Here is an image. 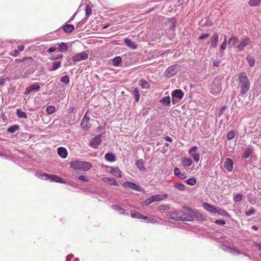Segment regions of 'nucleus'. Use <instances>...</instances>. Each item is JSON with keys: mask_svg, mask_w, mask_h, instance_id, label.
<instances>
[{"mask_svg": "<svg viewBox=\"0 0 261 261\" xmlns=\"http://www.w3.org/2000/svg\"><path fill=\"white\" fill-rule=\"evenodd\" d=\"M167 217L171 219L176 221H192V217L189 214H187L184 211L175 210L172 212H169L167 214Z\"/></svg>", "mask_w": 261, "mask_h": 261, "instance_id": "obj_1", "label": "nucleus"}, {"mask_svg": "<svg viewBox=\"0 0 261 261\" xmlns=\"http://www.w3.org/2000/svg\"><path fill=\"white\" fill-rule=\"evenodd\" d=\"M238 81L241 88L240 95L243 96L250 88V82L245 72L240 73L238 76Z\"/></svg>", "mask_w": 261, "mask_h": 261, "instance_id": "obj_2", "label": "nucleus"}, {"mask_svg": "<svg viewBox=\"0 0 261 261\" xmlns=\"http://www.w3.org/2000/svg\"><path fill=\"white\" fill-rule=\"evenodd\" d=\"M70 167L74 170H80L84 171H87L92 167V165L88 162L80 160H74L70 162Z\"/></svg>", "mask_w": 261, "mask_h": 261, "instance_id": "obj_3", "label": "nucleus"}, {"mask_svg": "<svg viewBox=\"0 0 261 261\" xmlns=\"http://www.w3.org/2000/svg\"><path fill=\"white\" fill-rule=\"evenodd\" d=\"M36 176L42 179L47 180L50 181H54L61 184H69V182H67L65 179L56 175L50 174L42 172H38L36 173Z\"/></svg>", "mask_w": 261, "mask_h": 261, "instance_id": "obj_4", "label": "nucleus"}, {"mask_svg": "<svg viewBox=\"0 0 261 261\" xmlns=\"http://www.w3.org/2000/svg\"><path fill=\"white\" fill-rule=\"evenodd\" d=\"M248 46H250V48H252V42L249 38L244 36L239 40L236 46V48L238 51L240 52L243 50L244 48Z\"/></svg>", "mask_w": 261, "mask_h": 261, "instance_id": "obj_5", "label": "nucleus"}, {"mask_svg": "<svg viewBox=\"0 0 261 261\" xmlns=\"http://www.w3.org/2000/svg\"><path fill=\"white\" fill-rule=\"evenodd\" d=\"M180 69V67L178 64H174L168 67L166 70L164 75L166 77L169 78L175 75Z\"/></svg>", "mask_w": 261, "mask_h": 261, "instance_id": "obj_6", "label": "nucleus"}, {"mask_svg": "<svg viewBox=\"0 0 261 261\" xmlns=\"http://www.w3.org/2000/svg\"><path fill=\"white\" fill-rule=\"evenodd\" d=\"M184 96V93L181 89L173 90L171 93L172 103L173 105L176 103L183 98Z\"/></svg>", "mask_w": 261, "mask_h": 261, "instance_id": "obj_7", "label": "nucleus"}, {"mask_svg": "<svg viewBox=\"0 0 261 261\" xmlns=\"http://www.w3.org/2000/svg\"><path fill=\"white\" fill-rule=\"evenodd\" d=\"M123 187L125 188H129L138 192H143L144 189L139 185L131 181H125L123 183Z\"/></svg>", "mask_w": 261, "mask_h": 261, "instance_id": "obj_8", "label": "nucleus"}, {"mask_svg": "<svg viewBox=\"0 0 261 261\" xmlns=\"http://www.w3.org/2000/svg\"><path fill=\"white\" fill-rule=\"evenodd\" d=\"M89 54L86 51H83L80 53L74 55L72 57V60L74 62H80L88 59Z\"/></svg>", "mask_w": 261, "mask_h": 261, "instance_id": "obj_9", "label": "nucleus"}, {"mask_svg": "<svg viewBox=\"0 0 261 261\" xmlns=\"http://www.w3.org/2000/svg\"><path fill=\"white\" fill-rule=\"evenodd\" d=\"M101 142V135L99 134L95 136L90 142L89 145L95 149L98 147L99 145Z\"/></svg>", "mask_w": 261, "mask_h": 261, "instance_id": "obj_10", "label": "nucleus"}, {"mask_svg": "<svg viewBox=\"0 0 261 261\" xmlns=\"http://www.w3.org/2000/svg\"><path fill=\"white\" fill-rule=\"evenodd\" d=\"M221 91V87L219 82H214L211 86L210 92L213 94L219 93Z\"/></svg>", "mask_w": 261, "mask_h": 261, "instance_id": "obj_11", "label": "nucleus"}, {"mask_svg": "<svg viewBox=\"0 0 261 261\" xmlns=\"http://www.w3.org/2000/svg\"><path fill=\"white\" fill-rule=\"evenodd\" d=\"M219 41V35L217 33L213 34L212 36L210 38V48L212 49L215 48L217 46V44Z\"/></svg>", "mask_w": 261, "mask_h": 261, "instance_id": "obj_12", "label": "nucleus"}, {"mask_svg": "<svg viewBox=\"0 0 261 261\" xmlns=\"http://www.w3.org/2000/svg\"><path fill=\"white\" fill-rule=\"evenodd\" d=\"M82 128L84 130H87L91 127L90 123V117L87 116V113L84 116L81 123Z\"/></svg>", "mask_w": 261, "mask_h": 261, "instance_id": "obj_13", "label": "nucleus"}, {"mask_svg": "<svg viewBox=\"0 0 261 261\" xmlns=\"http://www.w3.org/2000/svg\"><path fill=\"white\" fill-rule=\"evenodd\" d=\"M224 167L228 171H231L233 168V163L230 158H226L224 162Z\"/></svg>", "mask_w": 261, "mask_h": 261, "instance_id": "obj_14", "label": "nucleus"}, {"mask_svg": "<svg viewBox=\"0 0 261 261\" xmlns=\"http://www.w3.org/2000/svg\"><path fill=\"white\" fill-rule=\"evenodd\" d=\"M168 197L167 194H156L151 196L152 202L160 201L166 199Z\"/></svg>", "mask_w": 261, "mask_h": 261, "instance_id": "obj_15", "label": "nucleus"}, {"mask_svg": "<svg viewBox=\"0 0 261 261\" xmlns=\"http://www.w3.org/2000/svg\"><path fill=\"white\" fill-rule=\"evenodd\" d=\"M102 180L104 182H107L110 185H113L115 186H118L119 185L118 182L113 177H102Z\"/></svg>", "mask_w": 261, "mask_h": 261, "instance_id": "obj_16", "label": "nucleus"}, {"mask_svg": "<svg viewBox=\"0 0 261 261\" xmlns=\"http://www.w3.org/2000/svg\"><path fill=\"white\" fill-rule=\"evenodd\" d=\"M130 215L131 217L133 218H137L138 219H141L146 220V219H148V217L146 216H145L139 212L136 211H132L130 212Z\"/></svg>", "mask_w": 261, "mask_h": 261, "instance_id": "obj_17", "label": "nucleus"}, {"mask_svg": "<svg viewBox=\"0 0 261 261\" xmlns=\"http://www.w3.org/2000/svg\"><path fill=\"white\" fill-rule=\"evenodd\" d=\"M174 173L177 177L181 179H184L187 178L186 173L184 171L181 172L180 169L177 167L175 168Z\"/></svg>", "mask_w": 261, "mask_h": 261, "instance_id": "obj_18", "label": "nucleus"}, {"mask_svg": "<svg viewBox=\"0 0 261 261\" xmlns=\"http://www.w3.org/2000/svg\"><path fill=\"white\" fill-rule=\"evenodd\" d=\"M109 168L111 169L110 172L113 175L119 178L122 177V172L118 168L112 167H109Z\"/></svg>", "mask_w": 261, "mask_h": 261, "instance_id": "obj_19", "label": "nucleus"}, {"mask_svg": "<svg viewBox=\"0 0 261 261\" xmlns=\"http://www.w3.org/2000/svg\"><path fill=\"white\" fill-rule=\"evenodd\" d=\"M125 44L130 48L132 49H136L138 48V45H137L134 42L131 40L125 38L124 40Z\"/></svg>", "mask_w": 261, "mask_h": 261, "instance_id": "obj_20", "label": "nucleus"}, {"mask_svg": "<svg viewBox=\"0 0 261 261\" xmlns=\"http://www.w3.org/2000/svg\"><path fill=\"white\" fill-rule=\"evenodd\" d=\"M57 152L59 155L63 159L66 158L67 156V150L64 147H59Z\"/></svg>", "mask_w": 261, "mask_h": 261, "instance_id": "obj_21", "label": "nucleus"}, {"mask_svg": "<svg viewBox=\"0 0 261 261\" xmlns=\"http://www.w3.org/2000/svg\"><path fill=\"white\" fill-rule=\"evenodd\" d=\"M238 41V38L236 36H232L228 40V45L230 47H233L236 46Z\"/></svg>", "mask_w": 261, "mask_h": 261, "instance_id": "obj_22", "label": "nucleus"}, {"mask_svg": "<svg viewBox=\"0 0 261 261\" xmlns=\"http://www.w3.org/2000/svg\"><path fill=\"white\" fill-rule=\"evenodd\" d=\"M181 163L185 168H187L192 165L193 161L191 158H184L182 160Z\"/></svg>", "mask_w": 261, "mask_h": 261, "instance_id": "obj_23", "label": "nucleus"}, {"mask_svg": "<svg viewBox=\"0 0 261 261\" xmlns=\"http://www.w3.org/2000/svg\"><path fill=\"white\" fill-rule=\"evenodd\" d=\"M204 208L205 210L207 211L208 212H210L214 214H216V211L217 208H216L215 207L208 203L205 202L204 203Z\"/></svg>", "mask_w": 261, "mask_h": 261, "instance_id": "obj_24", "label": "nucleus"}, {"mask_svg": "<svg viewBox=\"0 0 261 261\" xmlns=\"http://www.w3.org/2000/svg\"><path fill=\"white\" fill-rule=\"evenodd\" d=\"M58 51L62 53H65L68 48V44L64 42H61L58 44Z\"/></svg>", "mask_w": 261, "mask_h": 261, "instance_id": "obj_25", "label": "nucleus"}, {"mask_svg": "<svg viewBox=\"0 0 261 261\" xmlns=\"http://www.w3.org/2000/svg\"><path fill=\"white\" fill-rule=\"evenodd\" d=\"M105 158L106 161L110 162H113L116 160V156L112 153H107L105 155Z\"/></svg>", "mask_w": 261, "mask_h": 261, "instance_id": "obj_26", "label": "nucleus"}, {"mask_svg": "<svg viewBox=\"0 0 261 261\" xmlns=\"http://www.w3.org/2000/svg\"><path fill=\"white\" fill-rule=\"evenodd\" d=\"M111 207L115 211L118 212L120 214L125 215V210L119 205H112Z\"/></svg>", "mask_w": 261, "mask_h": 261, "instance_id": "obj_27", "label": "nucleus"}, {"mask_svg": "<svg viewBox=\"0 0 261 261\" xmlns=\"http://www.w3.org/2000/svg\"><path fill=\"white\" fill-rule=\"evenodd\" d=\"M216 214H219L221 216L226 217H230V215L227 211L221 208H217L216 211Z\"/></svg>", "mask_w": 261, "mask_h": 261, "instance_id": "obj_28", "label": "nucleus"}, {"mask_svg": "<svg viewBox=\"0 0 261 261\" xmlns=\"http://www.w3.org/2000/svg\"><path fill=\"white\" fill-rule=\"evenodd\" d=\"M160 102L166 106H169L171 103V98L170 96L164 97L160 100Z\"/></svg>", "mask_w": 261, "mask_h": 261, "instance_id": "obj_29", "label": "nucleus"}, {"mask_svg": "<svg viewBox=\"0 0 261 261\" xmlns=\"http://www.w3.org/2000/svg\"><path fill=\"white\" fill-rule=\"evenodd\" d=\"M31 92L38 91L40 89V86L39 83H35L28 86Z\"/></svg>", "mask_w": 261, "mask_h": 261, "instance_id": "obj_30", "label": "nucleus"}, {"mask_svg": "<svg viewBox=\"0 0 261 261\" xmlns=\"http://www.w3.org/2000/svg\"><path fill=\"white\" fill-rule=\"evenodd\" d=\"M61 64V61H55L52 63V66L51 68H49V70L50 71H55L58 69Z\"/></svg>", "mask_w": 261, "mask_h": 261, "instance_id": "obj_31", "label": "nucleus"}, {"mask_svg": "<svg viewBox=\"0 0 261 261\" xmlns=\"http://www.w3.org/2000/svg\"><path fill=\"white\" fill-rule=\"evenodd\" d=\"M19 129V126L17 124H15L9 126L7 129V132L10 133H14Z\"/></svg>", "mask_w": 261, "mask_h": 261, "instance_id": "obj_32", "label": "nucleus"}, {"mask_svg": "<svg viewBox=\"0 0 261 261\" xmlns=\"http://www.w3.org/2000/svg\"><path fill=\"white\" fill-rule=\"evenodd\" d=\"M16 115L19 118H28L27 114L24 112L22 111L20 109H17L16 110Z\"/></svg>", "mask_w": 261, "mask_h": 261, "instance_id": "obj_33", "label": "nucleus"}, {"mask_svg": "<svg viewBox=\"0 0 261 261\" xmlns=\"http://www.w3.org/2000/svg\"><path fill=\"white\" fill-rule=\"evenodd\" d=\"M246 60L249 64V65L252 67L254 65L255 63V59L254 57H252L251 55H247Z\"/></svg>", "mask_w": 261, "mask_h": 261, "instance_id": "obj_34", "label": "nucleus"}, {"mask_svg": "<svg viewBox=\"0 0 261 261\" xmlns=\"http://www.w3.org/2000/svg\"><path fill=\"white\" fill-rule=\"evenodd\" d=\"M122 62V59L120 57H115L113 60V64L114 66H119Z\"/></svg>", "mask_w": 261, "mask_h": 261, "instance_id": "obj_35", "label": "nucleus"}, {"mask_svg": "<svg viewBox=\"0 0 261 261\" xmlns=\"http://www.w3.org/2000/svg\"><path fill=\"white\" fill-rule=\"evenodd\" d=\"M74 27L72 24H66L63 27V30L65 32L67 33H71L74 29Z\"/></svg>", "mask_w": 261, "mask_h": 261, "instance_id": "obj_36", "label": "nucleus"}, {"mask_svg": "<svg viewBox=\"0 0 261 261\" xmlns=\"http://www.w3.org/2000/svg\"><path fill=\"white\" fill-rule=\"evenodd\" d=\"M139 83L142 88L148 89L150 87V85L148 82L144 79H141L139 81Z\"/></svg>", "mask_w": 261, "mask_h": 261, "instance_id": "obj_37", "label": "nucleus"}, {"mask_svg": "<svg viewBox=\"0 0 261 261\" xmlns=\"http://www.w3.org/2000/svg\"><path fill=\"white\" fill-rule=\"evenodd\" d=\"M248 4L251 7H256L261 4V0H250Z\"/></svg>", "mask_w": 261, "mask_h": 261, "instance_id": "obj_38", "label": "nucleus"}, {"mask_svg": "<svg viewBox=\"0 0 261 261\" xmlns=\"http://www.w3.org/2000/svg\"><path fill=\"white\" fill-rule=\"evenodd\" d=\"M252 153V149L251 148H248L246 149L243 154V157L244 159H248Z\"/></svg>", "mask_w": 261, "mask_h": 261, "instance_id": "obj_39", "label": "nucleus"}, {"mask_svg": "<svg viewBox=\"0 0 261 261\" xmlns=\"http://www.w3.org/2000/svg\"><path fill=\"white\" fill-rule=\"evenodd\" d=\"M17 62H23L25 61H29L30 62H34V59L32 57H23L22 59H16V60Z\"/></svg>", "mask_w": 261, "mask_h": 261, "instance_id": "obj_40", "label": "nucleus"}, {"mask_svg": "<svg viewBox=\"0 0 261 261\" xmlns=\"http://www.w3.org/2000/svg\"><path fill=\"white\" fill-rule=\"evenodd\" d=\"M174 187L176 189H177L180 191H184L186 188V186L185 185H184L182 184H180V183L175 184Z\"/></svg>", "mask_w": 261, "mask_h": 261, "instance_id": "obj_41", "label": "nucleus"}, {"mask_svg": "<svg viewBox=\"0 0 261 261\" xmlns=\"http://www.w3.org/2000/svg\"><path fill=\"white\" fill-rule=\"evenodd\" d=\"M243 199V195L241 193L236 194L233 198V200L236 202H240Z\"/></svg>", "mask_w": 261, "mask_h": 261, "instance_id": "obj_42", "label": "nucleus"}, {"mask_svg": "<svg viewBox=\"0 0 261 261\" xmlns=\"http://www.w3.org/2000/svg\"><path fill=\"white\" fill-rule=\"evenodd\" d=\"M186 182L189 185L194 186L196 183V179L194 177L190 178L186 180Z\"/></svg>", "mask_w": 261, "mask_h": 261, "instance_id": "obj_43", "label": "nucleus"}, {"mask_svg": "<svg viewBox=\"0 0 261 261\" xmlns=\"http://www.w3.org/2000/svg\"><path fill=\"white\" fill-rule=\"evenodd\" d=\"M46 111L48 114H51L55 111V107L53 106H47L46 108Z\"/></svg>", "mask_w": 261, "mask_h": 261, "instance_id": "obj_44", "label": "nucleus"}, {"mask_svg": "<svg viewBox=\"0 0 261 261\" xmlns=\"http://www.w3.org/2000/svg\"><path fill=\"white\" fill-rule=\"evenodd\" d=\"M134 93L136 101L138 102L140 99V93L138 89L137 88H135Z\"/></svg>", "mask_w": 261, "mask_h": 261, "instance_id": "obj_45", "label": "nucleus"}, {"mask_svg": "<svg viewBox=\"0 0 261 261\" xmlns=\"http://www.w3.org/2000/svg\"><path fill=\"white\" fill-rule=\"evenodd\" d=\"M236 133L234 130L229 132L227 135V138L228 140H230L234 138L236 136Z\"/></svg>", "mask_w": 261, "mask_h": 261, "instance_id": "obj_46", "label": "nucleus"}, {"mask_svg": "<svg viewBox=\"0 0 261 261\" xmlns=\"http://www.w3.org/2000/svg\"><path fill=\"white\" fill-rule=\"evenodd\" d=\"M61 82L66 84H68L70 82L69 77L68 75H64L61 79Z\"/></svg>", "mask_w": 261, "mask_h": 261, "instance_id": "obj_47", "label": "nucleus"}, {"mask_svg": "<svg viewBox=\"0 0 261 261\" xmlns=\"http://www.w3.org/2000/svg\"><path fill=\"white\" fill-rule=\"evenodd\" d=\"M152 202H152V199L150 196L149 198H148L145 200V201L143 202V206H147V205L150 204L151 203H152Z\"/></svg>", "mask_w": 261, "mask_h": 261, "instance_id": "obj_48", "label": "nucleus"}, {"mask_svg": "<svg viewBox=\"0 0 261 261\" xmlns=\"http://www.w3.org/2000/svg\"><path fill=\"white\" fill-rule=\"evenodd\" d=\"M226 46H227V40H226V37H225L223 42H222V43L221 44V45L220 46V50H222V51L224 50L226 48Z\"/></svg>", "mask_w": 261, "mask_h": 261, "instance_id": "obj_49", "label": "nucleus"}, {"mask_svg": "<svg viewBox=\"0 0 261 261\" xmlns=\"http://www.w3.org/2000/svg\"><path fill=\"white\" fill-rule=\"evenodd\" d=\"M255 213V210L254 208H251L248 211L245 212V215L247 216H250Z\"/></svg>", "mask_w": 261, "mask_h": 261, "instance_id": "obj_50", "label": "nucleus"}, {"mask_svg": "<svg viewBox=\"0 0 261 261\" xmlns=\"http://www.w3.org/2000/svg\"><path fill=\"white\" fill-rule=\"evenodd\" d=\"M63 57V55L59 54L57 56H53L52 57L49 58V59L52 61H55L59 59H62Z\"/></svg>", "mask_w": 261, "mask_h": 261, "instance_id": "obj_51", "label": "nucleus"}, {"mask_svg": "<svg viewBox=\"0 0 261 261\" xmlns=\"http://www.w3.org/2000/svg\"><path fill=\"white\" fill-rule=\"evenodd\" d=\"M221 248L224 251H225L226 252H229V253H230V251L231 248V247H230L229 246H227V245H221Z\"/></svg>", "mask_w": 261, "mask_h": 261, "instance_id": "obj_52", "label": "nucleus"}, {"mask_svg": "<svg viewBox=\"0 0 261 261\" xmlns=\"http://www.w3.org/2000/svg\"><path fill=\"white\" fill-rule=\"evenodd\" d=\"M92 10L89 5H87L85 8L86 15L89 16L91 14Z\"/></svg>", "mask_w": 261, "mask_h": 261, "instance_id": "obj_53", "label": "nucleus"}, {"mask_svg": "<svg viewBox=\"0 0 261 261\" xmlns=\"http://www.w3.org/2000/svg\"><path fill=\"white\" fill-rule=\"evenodd\" d=\"M230 253L232 254H240V253H242V251L237 249L236 248L231 247Z\"/></svg>", "mask_w": 261, "mask_h": 261, "instance_id": "obj_54", "label": "nucleus"}, {"mask_svg": "<svg viewBox=\"0 0 261 261\" xmlns=\"http://www.w3.org/2000/svg\"><path fill=\"white\" fill-rule=\"evenodd\" d=\"M143 164H143V161L142 160H139L137 161V165H138V168L141 170H143V169H144V166Z\"/></svg>", "mask_w": 261, "mask_h": 261, "instance_id": "obj_55", "label": "nucleus"}, {"mask_svg": "<svg viewBox=\"0 0 261 261\" xmlns=\"http://www.w3.org/2000/svg\"><path fill=\"white\" fill-rule=\"evenodd\" d=\"M198 148L196 146H193L189 150V153L191 155L194 154L195 152L197 150Z\"/></svg>", "mask_w": 261, "mask_h": 261, "instance_id": "obj_56", "label": "nucleus"}, {"mask_svg": "<svg viewBox=\"0 0 261 261\" xmlns=\"http://www.w3.org/2000/svg\"><path fill=\"white\" fill-rule=\"evenodd\" d=\"M191 156L193 158L194 160L197 162H198L200 160L199 153H196L191 155Z\"/></svg>", "mask_w": 261, "mask_h": 261, "instance_id": "obj_57", "label": "nucleus"}, {"mask_svg": "<svg viewBox=\"0 0 261 261\" xmlns=\"http://www.w3.org/2000/svg\"><path fill=\"white\" fill-rule=\"evenodd\" d=\"M76 178L79 180H81V181H86V182H87L89 181V179L84 175H80L79 176H77Z\"/></svg>", "mask_w": 261, "mask_h": 261, "instance_id": "obj_58", "label": "nucleus"}, {"mask_svg": "<svg viewBox=\"0 0 261 261\" xmlns=\"http://www.w3.org/2000/svg\"><path fill=\"white\" fill-rule=\"evenodd\" d=\"M214 223L215 224L221 225H223L225 224V221L223 220H221H221H216L214 221Z\"/></svg>", "mask_w": 261, "mask_h": 261, "instance_id": "obj_59", "label": "nucleus"}, {"mask_svg": "<svg viewBox=\"0 0 261 261\" xmlns=\"http://www.w3.org/2000/svg\"><path fill=\"white\" fill-rule=\"evenodd\" d=\"M185 210L189 213V214H193L194 216H197L196 214H194V211L189 207H184Z\"/></svg>", "mask_w": 261, "mask_h": 261, "instance_id": "obj_60", "label": "nucleus"}, {"mask_svg": "<svg viewBox=\"0 0 261 261\" xmlns=\"http://www.w3.org/2000/svg\"><path fill=\"white\" fill-rule=\"evenodd\" d=\"M209 36H210V34L208 33L202 34L199 36V39L203 40V39H206L208 37H209Z\"/></svg>", "mask_w": 261, "mask_h": 261, "instance_id": "obj_61", "label": "nucleus"}, {"mask_svg": "<svg viewBox=\"0 0 261 261\" xmlns=\"http://www.w3.org/2000/svg\"><path fill=\"white\" fill-rule=\"evenodd\" d=\"M146 220H147V222L148 223H155L157 222L156 219L154 218H148V219H146Z\"/></svg>", "mask_w": 261, "mask_h": 261, "instance_id": "obj_62", "label": "nucleus"}, {"mask_svg": "<svg viewBox=\"0 0 261 261\" xmlns=\"http://www.w3.org/2000/svg\"><path fill=\"white\" fill-rule=\"evenodd\" d=\"M10 55H11L12 56L16 57L19 56V51L15 49L14 50L13 54H10Z\"/></svg>", "mask_w": 261, "mask_h": 261, "instance_id": "obj_63", "label": "nucleus"}, {"mask_svg": "<svg viewBox=\"0 0 261 261\" xmlns=\"http://www.w3.org/2000/svg\"><path fill=\"white\" fill-rule=\"evenodd\" d=\"M249 202L252 204H255L257 203V201L254 198H250Z\"/></svg>", "mask_w": 261, "mask_h": 261, "instance_id": "obj_64", "label": "nucleus"}]
</instances>
